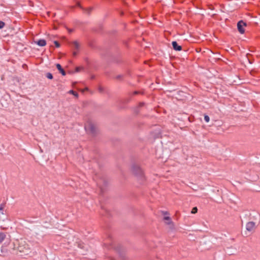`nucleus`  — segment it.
<instances>
[{"instance_id":"1","label":"nucleus","mask_w":260,"mask_h":260,"mask_svg":"<svg viewBox=\"0 0 260 260\" xmlns=\"http://www.w3.org/2000/svg\"><path fill=\"white\" fill-rule=\"evenodd\" d=\"M132 172L138 179L142 181L144 180L145 176L143 171L139 165L137 164L133 165L132 167Z\"/></svg>"},{"instance_id":"2","label":"nucleus","mask_w":260,"mask_h":260,"mask_svg":"<svg viewBox=\"0 0 260 260\" xmlns=\"http://www.w3.org/2000/svg\"><path fill=\"white\" fill-rule=\"evenodd\" d=\"M17 249L19 252H23L26 254L30 250L29 245L24 241H21L19 242Z\"/></svg>"},{"instance_id":"3","label":"nucleus","mask_w":260,"mask_h":260,"mask_svg":"<svg viewBox=\"0 0 260 260\" xmlns=\"http://www.w3.org/2000/svg\"><path fill=\"white\" fill-rule=\"evenodd\" d=\"M85 129L87 132L94 135L96 132V127L93 123L91 122H87L85 125Z\"/></svg>"},{"instance_id":"4","label":"nucleus","mask_w":260,"mask_h":260,"mask_svg":"<svg viewBox=\"0 0 260 260\" xmlns=\"http://www.w3.org/2000/svg\"><path fill=\"white\" fill-rule=\"evenodd\" d=\"M247 26V24L243 20L239 21L237 23V28L239 32L243 34L245 32L244 27Z\"/></svg>"},{"instance_id":"5","label":"nucleus","mask_w":260,"mask_h":260,"mask_svg":"<svg viewBox=\"0 0 260 260\" xmlns=\"http://www.w3.org/2000/svg\"><path fill=\"white\" fill-rule=\"evenodd\" d=\"M256 228L255 223L253 221H249L246 223V229L248 232H253Z\"/></svg>"},{"instance_id":"6","label":"nucleus","mask_w":260,"mask_h":260,"mask_svg":"<svg viewBox=\"0 0 260 260\" xmlns=\"http://www.w3.org/2000/svg\"><path fill=\"white\" fill-rule=\"evenodd\" d=\"M164 220H166V224L170 226V229L174 230L175 229L174 224L173 222L172 221L171 217H170L169 216H164Z\"/></svg>"},{"instance_id":"7","label":"nucleus","mask_w":260,"mask_h":260,"mask_svg":"<svg viewBox=\"0 0 260 260\" xmlns=\"http://www.w3.org/2000/svg\"><path fill=\"white\" fill-rule=\"evenodd\" d=\"M107 184V182L104 178L100 179L97 181V185L100 188L101 191L103 190V187Z\"/></svg>"},{"instance_id":"8","label":"nucleus","mask_w":260,"mask_h":260,"mask_svg":"<svg viewBox=\"0 0 260 260\" xmlns=\"http://www.w3.org/2000/svg\"><path fill=\"white\" fill-rule=\"evenodd\" d=\"M173 48L176 51H181L182 49V46L178 45L176 41H173L172 43Z\"/></svg>"},{"instance_id":"9","label":"nucleus","mask_w":260,"mask_h":260,"mask_svg":"<svg viewBox=\"0 0 260 260\" xmlns=\"http://www.w3.org/2000/svg\"><path fill=\"white\" fill-rule=\"evenodd\" d=\"M76 243H77V246L79 248H80L81 249L85 250V251H86L87 250V246L85 244H84L83 242H82L81 241H80L77 242Z\"/></svg>"},{"instance_id":"10","label":"nucleus","mask_w":260,"mask_h":260,"mask_svg":"<svg viewBox=\"0 0 260 260\" xmlns=\"http://www.w3.org/2000/svg\"><path fill=\"white\" fill-rule=\"evenodd\" d=\"M93 7H88V8H83L82 11L86 14H87V15H89L91 12L93 11Z\"/></svg>"},{"instance_id":"11","label":"nucleus","mask_w":260,"mask_h":260,"mask_svg":"<svg viewBox=\"0 0 260 260\" xmlns=\"http://www.w3.org/2000/svg\"><path fill=\"white\" fill-rule=\"evenodd\" d=\"M56 68L57 70L59 71V72L62 74L63 76H65L66 75V73L65 71L62 69L61 66L59 64L57 63L56 64Z\"/></svg>"},{"instance_id":"12","label":"nucleus","mask_w":260,"mask_h":260,"mask_svg":"<svg viewBox=\"0 0 260 260\" xmlns=\"http://www.w3.org/2000/svg\"><path fill=\"white\" fill-rule=\"evenodd\" d=\"M35 42L40 46H45L46 45V42L44 39H41Z\"/></svg>"},{"instance_id":"13","label":"nucleus","mask_w":260,"mask_h":260,"mask_svg":"<svg viewBox=\"0 0 260 260\" xmlns=\"http://www.w3.org/2000/svg\"><path fill=\"white\" fill-rule=\"evenodd\" d=\"M72 47L74 48V49L77 50V51L79 49V44L77 41H74L72 43Z\"/></svg>"},{"instance_id":"14","label":"nucleus","mask_w":260,"mask_h":260,"mask_svg":"<svg viewBox=\"0 0 260 260\" xmlns=\"http://www.w3.org/2000/svg\"><path fill=\"white\" fill-rule=\"evenodd\" d=\"M6 234L3 232H0V244L2 243V242L6 238Z\"/></svg>"},{"instance_id":"15","label":"nucleus","mask_w":260,"mask_h":260,"mask_svg":"<svg viewBox=\"0 0 260 260\" xmlns=\"http://www.w3.org/2000/svg\"><path fill=\"white\" fill-rule=\"evenodd\" d=\"M5 204H1L0 205V211L1 212V213L2 214H4V209L5 208Z\"/></svg>"},{"instance_id":"16","label":"nucleus","mask_w":260,"mask_h":260,"mask_svg":"<svg viewBox=\"0 0 260 260\" xmlns=\"http://www.w3.org/2000/svg\"><path fill=\"white\" fill-rule=\"evenodd\" d=\"M69 93H70V94H73L74 95H75V96H76V97H78V93H77V92H76V91H75L73 90H70V91H69Z\"/></svg>"},{"instance_id":"17","label":"nucleus","mask_w":260,"mask_h":260,"mask_svg":"<svg viewBox=\"0 0 260 260\" xmlns=\"http://www.w3.org/2000/svg\"><path fill=\"white\" fill-rule=\"evenodd\" d=\"M76 7H79L82 10L84 7L82 6L80 3L78 1H76Z\"/></svg>"},{"instance_id":"18","label":"nucleus","mask_w":260,"mask_h":260,"mask_svg":"<svg viewBox=\"0 0 260 260\" xmlns=\"http://www.w3.org/2000/svg\"><path fill=\"white\" fill-rule=\"evenodd\" d=\"M46 76L47 78L49 79H52L53 78L52 74L50 73H47L46 75Z\"/></svg>"},{"instance_id":"19","label":"nucleus","mask_w":260,"mask_h":260,"mask_svg":"<svg viewBox=\"0 0 260 260\" xmlns=\"http://www.w3.org/2000/svg\"><path fill=\"white\" fill-rule=\"evenodd\" d=\"M108 238L109 239V240L110 241V243H109V244L110 245V246L113 248V247H114L113 246V244L112 243V237L111 236H109L108 237ZM106 244H109L108 243H105V245H106Z\"/></svg>"},{"instance_id":"20","label":"nucleus","mask_w":260,"mask_h":260,"mask_svg":"<svg viewBox=\"0 0 260 260\" xmlns=\"http://www.w3.org/2000/svg\"><path fill=\"white\" fill-rule=\"evenodd\" d=\"M198 208L197 207H193L192 210H191V213L192 214H195L196 213H197L198 212Z\"/></svg>"},{"instance_id":"21","label":"nucleus","mask_w":260,"mask_h":260,"mask_svg":"<svg viewBox=\"0 0 260 260\" xmlns=\"http://www.w3.org/2000/svg\"><path fill=\"white\" fill-rule=\"evenodd\" d=\"M82 70H83V67H77L75 69V72H80Z\"/></svg>"},{"instance_id":"22","label":"nucleus","mask_w":260,"mask_h":260,"mask_svg":"<svg viewBox=\"0 0 260 260\" xmlns=\"http://www.w3.org/2000/svg\"><path fill=\"white\" fill-rule=\"evenodd\" d=\"M204 120L206 122H208L210 120V117L208 115H205L204 116Z\"/></svg>"},{"instance_id":"23","label":"nucleus","mask_w":260,"mask_h":260,"mask_svg":"<svg viewBox=\"0 0 260 260\" xmlns=\"http://www.w3.org/2000/svg\"><path fill=\"white\" fill-rule=\"evenodd\" d=\"M54 45H55V47H57V48L59 47L60 46V43H59V42H58L57 41H55L54 42Z\"/></svg>"},{"instance_id":"24","label":"nucleus","mask_w":260,"mask_h":260,"mask_svg":"<svg viewBox=\"0 0 260 260\" xmlns=\"http://www.w3.org/2000/svg\"><path fill=\"white\" fill-rule=\"evenodd\" d=\"M5 25V22L2 21H0V29L3 28Z\"/></svg>"},{"instance_id":"25","label":"nucleus","mask_w":260,"mask_h":260,"mask_svg":"<svg viewBox=\"0 0 260 260\" xmlns=\"http://www.w3.org/2000/svg\"><path fill=\"white\" fill-rule=\"evenodd\" d=\"M98 90H99V92L101 93H102L104 92V88L101 86L99 87Z\"/></svg>"},{"instance_id":"26","label":"nucleus","mask_w":260,"mask_h":260,"mask_svg":"<svg viewBox=\"0 0 260 260\" xmlns=\"http://www.w3.org/2000/svg\"><path fill=\"white\" fill-rule=\"evenodd\" d=\"M145 105V103L144 102H140L139 104V107H142Z\"/></svg>"},{"instance_id":"27","label":"nucleus","mask_w":260,"mask_h":260,"mask_svg":"<svg viewBox=\"0 0 260 260\" xmlns=\"http://www.w3.org/2000/svg\"><path fill=\"white\" fill-rule=\"evenodd\" d=\"M122 78V75H118L116 77V79H117V80H120L121 79V78Z\"/></svg>"},{"instance_id":"28","label":"nucleus","mask_w":260,"mask_h":260,"mask_svg":"<svg viewBox=\"0 0 260 260\" xmlns=\"http://www.w3.org/2000/svg\"><path fill=\"white\" fill-rule=\"evenodd\" d=\"M78 54V52L77 51H74L73 52V56H76Z\"/></svg>"},{"instance_id":"29","label":"nucleus","mask_w":260,"mask_h":260,"mask_svg":"<svg viewBox=\"0 0 260 260\" xmlns=\"http://www.w3.org/2000/svg\"><path fill=\"white\" fill-rule=\"evenodd\" d=\"M140 92L139 91H135L133 93V95H137V94H138L139 93H140Z\"/></svg>"},{"instance_id":"30","label":"nucleus","mask_w":260,"mask_h":260,"mask_svg":"<svg viewBox=\"0 0 260 260\" xmlns=\"http://www.w3.org/2000/svg\"><path fill=\"white\" fill-rule=\"evenodd\" d=\"M162 213L163 215H169V213L167 211H162Z\"/></svg>"},{"instance_id":"31","label":"nucleus","mask_w":260,"mask_h":260,"mask_svg":"<svg viewBox=\"0 0 260 260\" xmlns=\"http://www.w3.org/2000/svg\"><path fill=\"white\" fill-rule=\"evenodd\" d=\"M75 7L76 6H72L70 7V8L71 9V10H73L74 9H75Z\"/></svg>"},{"instance_id":"32","label":"nucleus","mask_w":260,"mask_h":260,"mask_svg":"<svg viewBox=\"0 0 260 260\" xmlns=\"http://www.w3.org/2000/svg\"><path fill=\"white\" fill-rule=\"evenodd\" d=\"M88 90V88L87 87H86L84 90H82V92H84L85 91H87Z\"/></svg>"},{"instance_id":"33","label":"nucleus","mask_w":260,"mask_h":260,"mask_svg":"<svg viewBox=\"0 0 260 260\" xmlns=\"http://www.w3.org/2000/svg\"><path fill=\"white\" fill-rule=\"evenodd\" d=\"M69 31H70V32H72V31H73V30L70 29V30H69Z\"/></svg>"},{"instance_id":"34","label":"nucleus","mask_w":260,"mask_h":260,"mask_svg":"<svg viewBox=\"0 0 260 260\" xmlns=\"http://www.w3.org/2000/svg\"><path fill=\"white\" fill-rule=\"evenodd\" d=\"M82 254H83V255H85V253H84V252H82Z\"/></svg>"},{"instance_id":"35","label":"nucleus","mask_w":260,"mask_h":260,"mask_svg":"<svg viewBox=\"0 0 260 260\" xmlns=\"http://www.w3.org/2000/svg\"><path fill=\"white\" fill-rule=\"evenodd\" d=\"M91 79H94V77H93V76H92V77H91Z\"/></svg>"},{"instance_id":"36","label":"nucleus","mask_w":260,"mask_h":260,"mask_svg":"<svg viewBox=\"0 0 260 260\" xmlns=\"http://www.w3.org/2000/svg\"><path fill=\"white\" fill-rule=\"evenodd\" d=\"M123 12H122V13H121V15H123Z\"/></svg>"}]
</instances>
